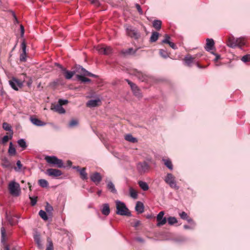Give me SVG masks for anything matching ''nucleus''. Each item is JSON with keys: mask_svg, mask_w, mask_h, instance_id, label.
Here are the masks:
<instances>
[{"mask_svg": "<svg viewBox=\"0 0 250 250\" xmlns=\"http://www.w3.org/2000/svg\"><path fill=\"white\" fill-rule=\"evenodd\" d=\"M101 103V100L99 98H97L88 101L86 103V106L89 107H94L99 105Z\"/></svg>", "mask_w": 250, "mask_h": 250, "instance_id": "obj_16", "label": "nucleus"}, {"mask_svg": "<svg viewBox=\"0 0 250 250\" xmlns=\"http://www.w3.org/2000/svg\"><path fill=\"white\" fill-rule=\"evenodd\" d=\"M116 211V213L122 216H130L131 213L125 204L119 200L115 201Z\"/></svg>", "mask_w": 250, "mask_h": 250, "instance_id": "obj_1", "label": "nucleus"}, {"mask_svg": "<svg viewBox=\"0 0 250 250\" xmlns=\"http://www.w3.org/2000/svg\"><path fill=\"white\" fill-rule=\"evenodd\" d=\"M102 212L104 215H108L109 214L110 208L108 204H104L103 205Z\"/></svg>", "mask_w": 250, "mask_h": 250, "instance_id": "obj_24", "label": "nucleus"}, {"mask_svg": "<svg viewBox=\"0 0 250 250\" xmlns=\"http://www.w3.org/2000/svg\"><path fill=\"white\" fill-rule=\"evenodd\" d=\"M3 128L6 131H12V134H13L11 126L7 123H3L2 124Z\"/></svg>", "mask_w": 250, "mask_h": 250, "instance_id": "obj_42", "label": "nucleus"}, {"mask_svg": "<svg viewBox=\"0 0 250 250\" xmlns=\"http://www.w3.org/2000/svg\"><path fill=\"white\" fill-rule=\"evenodd\" d=\"M167 220L168 221V223L170 225H172L177 222L176 218L174 217H170L168 218Z\"/></svg>", "mask_w": 250, "mask_h": 250, "instance_id": "obj_45", "label": "nucleus"}, {"mask_svg": "<svg viewBox=\"0 0 250 250\" xmlns=\"http://www.w3.org/2000/svg\"><path fill=\"white\" fill-rule=\"evenodd\" d=\"M126 81L128 83V84L131 87V88L134 94L137 97L140 98L142 97V94L140 92V89L138 88V87L136 86V85L133 83H132L131 81H130L128 80H126Z\"/></svg>", "mask_w": 250, "mask_h": 250, "instance_id": "obj_11", "label": "nucleus"}, {"mask_svg": "<svg viewBox=\"0 0 250 250\" xmlns=\"http://www.w3.org/2000/svg\"><path fill=\"white\" fill-rule=\"evenodd\" d=\"M194 64H195L196 66L199 68H205L204 67L200 65L196 61L195 62V63Z\"/></svg>", "mask_w": 250, "mask_h": 250, "instance_id": "obj_63", "label": "nucleus"}, {"mask_svg": "<svg viewBox=\"0 0 250 250\" xmlns=\"http://www.w3.org/2000/svg\"><path fill=\"white\" fill-rule=\"evenodd\" d=\"M46 174L50 176L57 177L62 175V172L59 169L49 168L46 170Z\"/></svg>", "mask_w": 250, "mask_h": 250, "instance_id": "obj_13", "label": "nucleus"}, {"mask_svg": "<svg viewBox=\"0 0 250 250\" xmlns=\"http://www.w3.org/2000/svg\"><path fill=\"white\" fill-rule=\"evenodd\" d=\"M68 102V101L67 100L60 99L58 101V104L62 106V105L67 104Z\"/></svg>", "mask_w": 250, "mask_h": 250, "instance_id": "obj_52", "label": "nucleus"}, {"mask_svg": "<svg viewBox=\"0 0 250 250\" xmlns=\"http://www.w3.org/2000/svg\"><path fill=\"white\" fill-rule=\"evenodd\" d=\"M138 185H139L140 187L144 191L147 190L149 188L148 184L145 182L139 181L138 182Z\"/></svg>", "mask_w": 250, "mask_h": 250, "instance_id": "obj_30", "label": "nucleus"}, {"mask_svg": "<svg viewBox=\"0 0 250 250\" xmlns=\"http://www.w3.org/2000/svg\"><path fill=\"white\" fill-rule=\"evenodd\" d=\"M159 54L162 57L165 59H166L169 57L168 54L167 52V51L163 49L159 50Z\"/></svg>", "mask_w": 250, "mask_h": 250, "instance_id": "obj_40", "label": "nucleus"}, {"mask_svg": "<svg viewBox=\"0 0 250 250\" xmlns=\"http://www.w3.org/2000/svg\"><path fill=\"white\" fill-rule=\"evenodd\" d=\"M18 144L23 149H25L27 147L26 142L23 139L18 140Z\"/></svg>", "mask_w": 250, "mask_h": 250, "instance_id": "obj_37", "label": "nucleus"}, {"mask_svg": "<svg viewBox=\"0 0 250 250\" xmlns=\"http://www.w3.org/2000/svg\"><path fill=\"white\" fill-rule=\"evenodd\" d=\"M170 37L169 35L166 34L165 35V39L162 41V43H168L170 42Z\"/></svg>", "mask_w": 250, "mask_h": 250, "instance_id": "obj_50", "label": "nucleus"}, {"mask_svg": "<svg viewBox=\"0 0 250 250\" xmlns=\"http://www.w3.org/2000/svg\"><path fill=\"white\" fill-rule=\"evenodd\" d=\"M164 180L171 188L176 189L179 188V187L176 184L175 177L171 173H167Z\"/></svg>", "mask_w": 250, "mask_h": 250, "instance_id": "obj_5", "label": "nucleus"}, {"mask_svg": "<svg viewBox=\"0 0 250 250\" xmlns=\"http://www.w3.org/2000/svg\"><path fill=\"white\" fill-rule=\"evenodd\" d=\"M192 223H193V225L192 226H189L188 225H184V228L185 229H194V226H195V224L193 222H192Z\"/></svg>", "mask_w": 250, "mask_h": 250, "instance_id": "obj_58", "label": "nucleus"}, {"mask_svg": "<svg viewBox=\"0 0 250 250\" xmlns=\"http://www.w3.org/2000/svg\"><path fill=\"white\" fill-rule=\"evenodd\" d=\"M90 179L92 182L97 185L102 181V177L99 173L96 172L90 175Z\"/></svg>", "mask_w": 250, "mask_h": 250, "instance_id": "obj_14", "label": "nucleus"}, {"mask_svg": "<svg viewBox=\"0 0 250 250\" xmlns=\"http://www.w3.org/2000/svg\"><path fill=\"white\" fill-rule=\"evenodd\" d=\"M201 55V54H199L194 56H191L189 54L186 56L184 59L185 64L188 67H191L192 64L195 63L196 58L198 56L200 57Z\"/></svg>", "mask_w": 250, "mask_h": 250, "instance_id": "obj_6", "label": "nucleus"}, {"mask_svg": "<svg viewBox=\"0 0 250 250\" xmlns=\"http://www.w3.org/2000/svg\"><path fill=\"white\" fill-rule=\"evenodd\" d=\"M91 3L95 6H99L100 4L99 1L98 0H90Z\"/></svg>", "mask_w": 250, "mask_h": 250, "instance_id": "obj_57", "label": "nucleus"}, {"mask_svg": "<svg viewBox=\"0 0 250 250\" xmlns=\"http://www.w3.org/2000/svg\"><path fill=\"white\" fill-rule=\"evenodd\" d=\"M77 78L78 80L81 81L83 83H87V82H91V80L85 78V77L82 76V75H77Z\"/></svg>", "mask_w": 250, "mask_h": 250, "instance_id": "obj_36", "label": "nucleus"}, {"mask_svg": "<svg viewBox=\"0 0 250 250\" xmlns=\"http://www.w3.org/2000/svg\"><path fill=\"white\" fill-rule=\"evenodd\" d=\"M47 244L46 250H54L53 244L50 238H48L47 239Z\"/></svg>", "mask_w": 250, "mask_h": 250, "instance_id": "obj_34", "label": "nucleus"}, {"mask_svg": "<svg viewBox=\"0 0 250 250\" xmlns=\"http://www.w3.org/2000/svg\"><path fill=\"white\" fill-rule=\"evenodd\" d=\"M160 34L157 32H153L150 38V42H155L158 39Z\"/></svg>", "mask_w": 250, "mask_h": 250, "instance_id": "obj_31", "label": "nucleus"}, {"mask_svg": "<svg viewBox=\"0 0 250 250\" xmlns=\"http://www.w3.org/2000/svg\"><path fill=\"white\" fill-rule=\"evenodd\" d=\"M125 140L133 143L137 142V138L133 137V136L130 134L125 135Z\"/></svg>", "mask_w": 250, "mask_h": 250, "instance_id": "obj_28", "label": "nucleus"}, {"mask_svg": "<svg viewBox=\"0 0 250 250\" xmlns=\"http://www.w3.org/2000/svg\"><path fill=\"white\" fill-rule=\"evenodd\" d=\"M39 184L42 188H46L48 186V182L44 179H40L39 180Z\"/></svg>", "mask_w": 250, "mask_h": 250, "instance_id": "obj_38", "label": "nucleus"}, {"mask_svg": "<svg viewBox=\"0 0 250 250\" xmlns=\"http://www.w3.org/2000/svg\"><path fill=\"white\" fill-rule=\"evenodd\" d=\"M95 49L100 54L104 55H109L112 53V49L110 46H105L104 45H98L95 47Z\"/></svg>", "mask_w": 250, "mask_h": 250, "instance_id": "obj_7", "label": "nucleus"}, {"mask_svg": "<svg viewBox=\"0 0 250 250\" xmlns=\"http://www.w3.org/2000/svg\"><path fill=\"white\" fill-rule=\"evenodd\" d=\"M245 44V41L244 38H239L237 39V47L241 48Z\"/></svg>", "mask_w": 250, "mask_h": 250, "instance_id": "obj_35", "label": "nucleus"}, {"mask_svg": "<svg viewBox=\"0 0 250 250\" xmlns=\"http://www.w3.org/2000/svg\"><path fill=\"white\" fill-rule=\"evenodd\" d=\"M26 54L21 53L20 55V61L21 62L26 61Z\"/></svg>", "mask_w": 250, "mask_h": 250, "instance_id": "obj_53", "label": "nucleus"}, {"mask_svg": "<svg viewBox=\"0 0 250 250\" xmlns=\"http://www.w3.org/2000/svg\"><path fill=\"white\" fill-rule=\"evenodd\" d=\"M241 60L244 62H249L250 61V55L247 54L244 56L242 58Z\"/></svg>", "mask_w": 250, "mask_h": 250, "instance_id": "obj_48", "label": "nucleus"}, {"mask_svg": "<svg viewBox=\"0 0 250 250\" xmlns=\"http://www.w3.org/2000/svg\"><path fill=\"white\" fill-rule=\"evenodd\" d=\"M167 44H169V45L173 49H176L177 48V47L175 45V44L173 43V42H169V43H168Z\"/></svg>", "mask_w": 250, "mask_h": 250, "instance_id": "obj_60", "label": "nucleus"}, {"mask_svg": "<svg viewBox=\"0 0 250 250\" xmlns=\"http://www.w3.org/2000/svg\"><path fill=\"white\" fill-rule=\"evenodd\" d=\"M163 162L165 165L170 170L173 169V165L171 160L169 159H163Z\"/></svg>", "mask_w": 250, "mask_h": 250, "instance_id": "obj_25", "label": "nucleus"}, {"mask_svg": "<svg viewBox=\"0 0 250 250\" xmlns=\"http://www.w3.org/2000/svg\"><path fill=\"white\" fill-rule=\"evenodd\" d=\"M9 138L8 136L7 135H5L4 136L2 139V143L3 144H5L6 143H7L9 140Z\"/></svg>", "mask_w": 250, "mask_h": 250, "instance_id": "obj_56", "label": "nucleus"}, {"mask_svg": "<svg viewBox=\"0 0 250 250\" xmlns=\"http://www.w3.org/2000/svg\"><path fill=\"white\" fill-rule=\"evenodd\" d=\"M5 216L6 220L11 225H14L15 224L13 218L9 215H8L7 212H6Z\"/></svg>", "mask_w": 250, "mask_h": 250, "instance_id": "obj_47", "label": "nucleus"}, {"mask_svg": "<svg viewBox=\"0 0 250 250\" xmlns=\"http://www.w3.org/2000/svg\"><path fill=\"white\" fill-rule=\"evenodd\" d=\"M8 190L9 193L14 196H18L21 193V188L20 184L15 182L12 181L8 184Z\"/></svg>", "mask_w": 250, "mask_h": 250, "instance_id": "obj_2", "label": "nucleus"}, {"mask_svg": "<svg viewBox=\"0 0 250 250\" xmlns=\"http://www.w3.org/2000/svg\"><path fill=\"white\" fill-rule=\"evenodd\" d=\"M51 109L60 114H64L65 112V110L59 104H52Z\"/></svg>", "mask_w": 250, "mask_h": 250, "instance_id": "obj_17", "label": "nucleus"}, {"mask_svg": "<svg viewBox=\"0 0 250 250\" xmlns=\"http://www.w3.org/2000/svg\"><path fill=\"white\" fill-rule=\"evenodd\" d=\"M165 214L164 211H160L156 217L157 221L158 222L157 226L158 227L162 226L167 223V219L166 217H164Z\"/></svg>", "mask_w": 250, "mask_h": 250, "instance_id": "obj_8", "label": "nucleus"}, {"mask_svg": "<svg viewBox=\"0 0 250 250\" xmlns=\"http://www.w3.org/2000/svg\"><path fill=\"white\" fill-rule=\"evenodd\" d=\"M162 26V21L160 20H156L153 22V27L157 30H160Z\"/></svg>", "mask_w": 250, "mask_h": 250, "instance_id": "obj_29", "label": "nucleus"}, {"mask_svg": "<svg viewBox=\"0 0 250 250\" xmlns=\"http://www.w3.org/2000/svg\"><path fill=\"white\" fill-rule=\"evenodd\" d=\"M57 65L61 69L65 78L66 79H68V80L70 79L75 74V71H68L65 68L63 67L61 65H60L59 64H57Z\"/></svg>", "mask_w": 250, "mask_h": 250, "instance_id": "obj_12", "label": "nucleus"}, {"mask_svg": "<svg viewBox=\"0 0 250 250\" xmlns=\"http://www.w3.org/2000/svg\"><path fill=\"white\" fill-rule=\"evenodd\" d=\"M1 241L2 243H4L7 239V236L6 234V230L4 227H1Z\"/></svg>", "mask_w": 250, "mask_h": 250, "instance_id": "obj_26", "label": "nucleus"}, {"mask_svg": "<svg viewBox=\"0 0 250 250\" xmlns=\"http://www.w3.org/2000/svg\"><path fill=\"white\" fill-rule=\"evenodd\" d=\"M39 214L40 216V217L44 220H48V216L47 215L46 213L44 211L41 210L39 211Z\"/></svg>", "mask_w": 250, "mask_h": 250, "instance_id": "obj_41", "label": "nucleus"}, {"mask_svg": "<svg viewBox=\"0 0 250 250\" xmlns=\"http://www.w3.org/2000/svg\"><path fill=\"white\" fill-rule=\"evenodd\" d=\"M137 168L139 172L142 174L148 170L149 166L146 162H140L137 164Z\"/></svg>", "mask_w": 250, "mask_h": 250, "instance_id": "obj_10", "label": "nucleus"}, {"mask_svg": "<svg viewBox=\"0 0 250 250\" xmlns=\"http://www.w3.org/2000/svg\"><path fill=\"white\" fill-rule=\"evenodd\" d=\"M129 194L131 198L136 199L138 197L137 192L132 187H130L129 188Z\"/></svg>", "mask_w": 250, "mask_h": 250, "instance_id": "obj_32", "label": "nucleus"}, {"mask_svg": "<svg viewBox=\"0 0 250 250\" xmlns=\"http://www.w3.org/2000/svg\"><path fill=\"white\" fill-rule=\"evenodd\" d=\"M138 49V48L134 49L133 48H129L127 49L123 50L122 53L125 55H132L135 54Z\"/></svg>", "mask_w": 250, "mask_h": 250, "instance_id": "obj_22", "label": "nucleus"}, {"mask_svg": "<svg viewBox=\"0 0 250 250\" xmlns=\"http://www.w3.org/2000/svg\"><path fill=\"white\" fill-rule=\"evenodd\" d=\"M30 200H31V204L32 206H34L37 203V199L36 198H34L33 197H29Z\"/></svg>", "mask_w": 250, "mask_h": 250, "instance_id": "obj_55", "label": "nucleus"}, {"mask_svg": "<svg viewBox=\"0 0 250 250\" xmlns=\"http://www.w3.org/2000/svg\"><path fill=\"white\" fill-rule=\"evenodd\" d=\"M53 207L48 203L45 206V210L49 214H51L52 211H53Z\"/></svg>", "mask_w": 250, "mask_h": 250, "instance_id": "obj_46", "label": "nucleus"}, {"mask_svg": "<svg viewBox=\"0 0 250 250\" xmlns=\"http://www.w3.org/2000/svg\"><path fill=\"white\" fill-rule=\"evenodd\" d=\"M17 167H15L14 168L15 170L17 171H20L21 169V167H22V164H21V162L20 160H18L17 162Z\"/></svg>", "mask_w": 250, "mask_h": 250, "instance_id": "obj_49", "label": "nucleus"}, {"mask_svg": "<svg viewBox=\"0 0 250 250\" xmlns=\"http://www.w3.org/2000/svg\"><path fill=\"white\" fill-rule=\"evenodd\" d=\"M79 171L81 175V177L83 179H87V175L85 172V168L83 167L81 169H79Z\"/></svg>", "mask_w": 250, "mask_h": 250, "instance_id": "obj_33", "label": "nucleus"}, {"mask_svg": "<svg viewBox=\"0 0 250 250\" xmlns=\"http://www.w3.org/2000/svg\"><path fill=\"white\" fill-rule=\"evenodd\" d=\"M135 210L139 213L143 212L144 210L143 204L141 202H137L135 207Z\"/></svg>", "mask_w": 250, "mask_h": 250, "instance_id": "obj_23", "label": "nucleus"}, {"mask_svg": "<svg viewBox=\"0 0 250 250\" xmlns=\"http://www.w3.org/2000/svg\"><path fill=\"white\" fill-rule=\"evenodd\" d=\"M237 39L238 38H235L232 36L229 37L227 42V45L231 48L237 47Z\"/></svg>", "mask_w": 250, "mask_h": 250, "instance_id": "obj_15", "label": "nucleus"}, {"mask_svg": "<svg viewBox=\"0 0 250 250\" xmlns=\"http://www.w3.org/2000/svg\"><path fill=\"white\" fill-rule=\"evenodd\" d=\"M67 165H68V166L70 167V166H71V165H72V163L71 162V161H70V160H68V161H67Z\"/></svg>", "mask_w": 250, "mask_h": 250, "instance_id": "obj_64", "label": "nucleus"}, {"mask_svg": "<svg viewBox=\"0 0 250 250\" xmlns=\"http://www.w3.org/2000/svg\"><path fill=\"white\" fill-rule=\"evenodd\" d=\"M21 48L22 49V53L26 54V45L25 42H23L21 44Z\"/></svg>", "mask_w": 250, "mask_h": 250, "instance_id": "obj_51", "label": "nucleus"}, {"mask_svg": "<svg viewBox=\"0 0 250 250\" xmlns=\"http://www.w3.org/2000/svg\"><path fill=\"white\" fill-rule=\"evenodd\" d=\"M107 183V189L113 193H116L117 190L115 188V186L113 183L110 181H106Z\"/></svg>", "mask_w": 250, "mask_h": 250, "instance_id": "obj_21", "label": "nucleus"}, {"mask_svg": "<svg viewBox=\"0 0 250 250\" xmlns=\"http://www.w3.org/2000/svg\"><path fill=\"white\" fill-rule=\"evenodd\" d=\"M135 7L137 8L139 14L142 15L143 14V12L141 8L140 5L139 4L136 3L135 4Z\"/></svg>", "mask_w": 250, "mask_h": 250, "instance_id": "obj_54", "label": "nucleus"}, {"mask_svg": "<svg viewBox=\"0 0 250 250\" xmlns=\"http://www.w3.org/2000/svg\"><path fill=\"white\" fill-rule=\"evenodd\" d=\"M206 47H205L206 50L207 51L211 50L214 45V42L212 39H207L206 40Z\"/></svg>", "mask_w": 250, "mask_h": 250, "instance_id": "obj_20", "label": "nucleus"}, {"mask_svg": "<svg viewBox=\"0 0 250 250\" xmlns=\"http://www.w3.org/2000/svg\"><path fill=\"white\" fill-rule=\"evenodd\" d=\"M8 152L11 155H15L16 153V149L13 146L12 143L11 142L9 145Z\"/></svg>", "mask_w": 250, "mask_h": 250, "instance_id": "obj_44", "label": "nucleus"}, {"mask_svg": "<svg viewBox=\"0 0 250 250\" xmlns=\"http://www.w3.org/2000/svg\"><path fill=\"white\" fill-rule=\"evenodd\" d=\"M78 121L75 119L71 120L68 124V126L70 128H73L78 125Z\"/></svg>", "mask_w": 250, "mask_h": 250, "instance_id": "obj_39", "label": "nucleus"}, {"mask_svg": "<svg viewBox=\"0 0 250 250\" xmlns=\"http://www.w3.org/2000/svg\"><path fill=\"white\" fill-rule=\"evenodd\" d=\"M125 27L128 36L135 39H137L140 37V34L136 28L128 24L125 25Z\"/></svg>", "mask_w": 250, "mask_h": 250, "instance_id": "obj_4", "label": "nucleus"}, {"mask_svg": "<svg viewBox=\"0 0 250 250\" xmlns=\"http://www.w3.org/2000/svg\"><path fill=\"white\" fill-rule=\"evenodd\" d=\"M82 70L83 72L84 75L85 76H88L92 77H94V78H96L97 77V75L88 72V71L86 70L83 68H82Z\"/></svg>", "mask_w": 250, "mask_h": 250, "instance_id": "obj_43", "label": "nucleus"}, {"mask_svg": "<svg viewBox=\"0 0 250 250\" xmlns=\"http://www.w3.org/2000/svg\"><path fill=\"white\" fill-rule=\"evenodd\" d=\"M141 224V222L140 221H137L135 223V224H134V227H137V226H138L139 225H140Z\"/></svg>", "mask_w": 250, "mask_h": 250, "instance_id": "obj_62", "label": "nucleus"}, {"mask_svg": "<svg viewBox=\"0 0 250 250\" xmlns=\"http://www.w3.org/2000/svg\"><path fill=\"white\" fill-rule=\"evenodd\" d=\"M211 53L215 56V58L214 60V62H217L220 58V56L219 55L216 54L213 52H212Z\"/></svg>", "mask_w": 250, "mask_h": 250, "instance_id": "obj_59", "label": "nucleus"}, {"mask_svg": "<svg viewBox=\"0 0 250 250\" xmlns=\"http://www.w3.org/2000/svg\"><path fill=\"white\" fill-rule=\"evenodd\" d=\"M179 215L182 219L186 220L188 223L192 222V219L188 217L187 213L185 211H182V212L180 213Z\"/></svg>", "mask_w": 250, "mask_h": 250, "instance_id": "obj_27", "label": "nucleus"}, {"mask_svg": "<svg viewBox=\"0 0 250 250\" xmlns=\"http://www.w3.org/2000/svg\"><path fill=\"white\" fill-rule=\"evenodd\" d=\"M9 84L12 88L15 90H18L19 88H21L23 85L21 82L15 78L9 81Z\"/></svg>", "mask_w": 250, "mask_h": 250, "instance_id": "obj_9", "label": "nucleus"}, {"mask_svg": "<svg viewBox=\"0 0 250 250\" xmlns=\"http://www.w3.org/2000/svg\"><path fill=\"white\" fill-rule=\"evenodd\" d=\"M30 120L33 125L38 126H42L46 125L45 123L42 122L41 120L36 118L31 117L30 118Z\"/></svg>", "mask_w": 250, "mask_h": 250, "instance_id": "obj_19", "label": "nucleus"}, {"mask_svg": "<svg viewBox=\"0 0 250 250\" xmlns=\"http://www.w3.org/2000/svg\"><path fill=\"white\" fill-rule=\"evenodd\" d=\"M34 239L38 246V248L42 250H43V246L42 243L40 235L38 233L36 232L34 235Z\"/></svg>", "mask_w": 250, "mask_h": 250, "instance_id": "obj_18", "label": "nucleus"}, {"mask_svg": "<svg viewBox=\"0 0 250 250\" xmlns=\"http://www.w3.org/2000/svg\"><path fill=\"white\" fill-rule=\"evenodd\" d=\"M20 29H21V36L22 37L24 35V29L23 26L21 24L20 25Z\"/></svg>", "mask_w": 250, "mask_h": 250, "instance_id": "obj_61", "label": "nucleus"}, {"mask_svg": "<svg viewBox=\"0 0 250 250\" xmlns=\"http://www.w3.org/2000/svg\"><path fill=\"white\" fill-rule=\"evenodd\" d=\"M44 159L49 164L53 166H56L59 168H62L64 167L62 161L61 159H58L56 156H46L45 157Z\"/></svg>", "mask_w": 250, "mask_h": 250, "instance_id": "obj_3", "label": "nucleus"}]
</instances>
